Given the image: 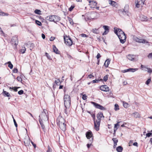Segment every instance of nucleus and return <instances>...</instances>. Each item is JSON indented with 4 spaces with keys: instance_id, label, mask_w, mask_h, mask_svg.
I'll list each match as a JSON object with an SVG mask.
<instances>
[{
    "instance_id": "f257e3e1",
    "label": "nucleus",
    "mask_w": 152,
    "mask_h": 152,
    "mask_svg": "<svg viewBox=\"0 0 152 152\" xmlns=\"http://www.w3.org/2000/svg\"><path fill=\"white\" fill-rule=\"evenodd\" d=\"M64 43L69 46H71L72 44V41L71 38L69 36H64Z\"/></svg>"
},
{
    "instance_id": "f03ea898",
    "label": "nucleus",
    "mask_w": 152,
    "mask_h": 152,
    "mask_svg": "<svg viewBox=\"0 0 152 152\" xmlns=\"http://www.w3.org/2000/svg\"><path fill=\"white\" fill-rule=\"evenodd\" d=\"M91 102L94 105V106L97 109H99L103 110H106V108L99 104L93 102Z\"/></svg>"
},
{
    "instance_id": "7ed1b4c3",
    "label": "nucleus",
    "mask_w": 152,
    "mask_h": 152,
    "mask_svg": "<svg viewBox=\"0 0 152 152\" xmlns=\"http://www.w3.org/2000/svg\"><path fill=\"white\" fill-rule=\"evenodd\" d=\"M18 38L17 36L15 35L12 37L10 42V43L12 45H14L16 47L18 44Z\"/></svg>"
},
{
    "instance_id": "20e7f679",
    "label": "nucleus",
    "mask_w": 152,
    "mask_h": 152,
    "mask_svg": "<svg viewBox=\"0 0 152 152\" xmlns=\"http://www.w3.org/2000/svg\"><path fill=\"white\" fill-rule=\"evenodd\" d=\"M94 122V129L96 131L99 130V127L101 121L98 120L95 121V118L94 120H93Z\"/></svg>"
},
{
    "instance_id": "39448f33",
    "label": "nucleus",
    "mask_w": 152,
    "mask_h": 152,
    "mask_svg": "<svg viewBox=\"0 0 152 152\" xmlns=\"http://www.w3.org/2000/svg\"><path fill=\"white\" fill-rule=\"evenodd\" d=\"M56 121L57 125L59 126L60 124L65 123V120L64 118L61 116H59L57 118Z\"/></svg>"
},
{
    "instance_id": "423d86ee",
    "label": "nucleus",
    "mask_w": 152,
    "mask_h": 152,
    "mask_svg": "<svg viewBox=\"0 0 152 152\" xmlns=\"http://www.w3.org/2000/svg\"><path fill=\"white\" fill-rule=\"evenodd\" d=\"M118 36L120 39L121 43L124 44L126 41V38L125 33L123 34L118 35Z\"/></svg>"
},
{
    "instance_id": "0eeeda50",
    "label": "nucleus",
    "mask_w": 152,
    "mask_h": 152,
    "mask_svg": "<svg viewBox=\"0 0 152 152\" xmlns=\"http://www.w3.org/2000/svg\"><path fill=\"white\" fill-rule=\"evenodd\" d=\"M46 111V110L45 109H43L41 114L39 115V116H40V118H41L42 121V120L45 121L47 119H48V116Z\"/></svg>"
},
{
    "instance_id": "6e6552de",
    "label": "nucleus",
    "mask_w": 152,
    "mask_h": 152,
    "mask_svg": "<svg viewBox=\"0 0 152 152\" xmlns=\"http://www.w3.org/2000/svg\"><path fill=\"white\" fill-rule=\"evenodd\" d=\"M86 136L87 138L88 139H90V138H92L91 140H90V141L91 143H92L93 142V134L91 131H88L86 132Z\"/></svg>"
},
{
    "instance_id": "1a4fd4ad",
    "label": "nucleus",
    "mask_w": 152,
    "mask_h": 152,
    "mask_svg": "<svg viewBox=\"0 0 152 152\" xmlns=\"http://www.w3.org/2000/svg\"><path fill=\"white\" fill-rule=\"evenodd\" d=\"M89 16L87 18L88 20L94 19L96 18V13L95 12H91L89 13Z\"/></svg>"
},
{
    "instance_id": "9d476101",
    "label": "nucleus",
    "mask_w": 152,
    "mask_h": 152,
    "mask_svg": "<svg viewBox=\"0 0 152 152\" xmlns=\"http://www.w3.org/2000/svg\"><path fill=\"white\" fill-rule=\"evenodd\" d=\"M100 89L104 91H109V87L106 85H102L100 88Z\"/></svg>"
},
{
    "instance_id": "9b49d317",
    "label": "nucleus",
    "mask_w": 152,
    "mask_h": 152,
    "mask_svg": "<svg viewBox=\"0 0 152 152\" xmlns=\"http://www.w3.org/2000/svg\"><path fill=\"white\" fill-rule=\"evenodd\" d=\"M103 28L105 30V31L103 33L102 35H105L108 34L109 31V27L107 26L104 25Z\"/></svg>"
},
{
    "instance_id": "f8f14e48",
    "label": "nucleus",
    "mask_w": 152,
    "mask_h": 152,
    "mask_svg": "<svg viewBox=\"0 0 152 152\" xmlns=\"http://www.w3.org/2000/svg\"><path fill=\"white\" fill-rule=\"evenodd\" d=\"M136 56L134 55L129 54L127 56L128 59L132 61H134L135 60Z\"/></svg>"
},
{
    "instance_id": "ddd939ff",
    "label": "nucleus",
    "mask_w": 152,
    "mask_h": 152,
    "mask_svg": "<svg viewBox=\"0 0 152 152\" xmlns=\"http://www.w3.org/2000/svg\"><path fill=\"white\" fill-rule=\"evenodd\" d=\"M54 15H51L48 16L46 18V19L50 21H55V20L54 19Z\"/></svg>"
},
{
    "instance_id": "4468645a",
    "label": "nucleus",
    "mask_w": 152,
    "mask_h": 152,
    "mask_svg": "<svg viewBox=\"0 0 152 152\" xmlns=\"http://www.w3.org/2000/svg\"><path fill=\"white\" fill-rule=\"evenodd\" d=\"M96 117L98 120L101 121V118L102 117L104 118L102 113V112H99L96 115Z\"/></svg>"
},
{
    "instance_id": "2eb2a0df",
    "label": "nucleus",
    "mask_w": 152,
    "mask_h": 152,
    "mask_svg": "<svg viewBox=\"0 0 152 152\" xmlns=\"http://www.w3.org/2000/svg\"><path fill=\"white\" fill-rule=\"evenodd\" d=\"M60 129L64 132L66 130V125L64 123V124H61L58 126Z\"/></svg>"
},
{
    "instance_id": "dca6fc26",
    "label": "nucleus",
    "mask_w": 152,
    "mask_h": 152,
    "mask_svg": "<svg viewBox=\"0 0 152 152\" xmlns=\"http://www.w3.org/2000/svg\"><path fill=\"white\" fill-rule=\"evenodd\" d=\"M39 121L42 128L43 129L44 131L45 126L43 124V121H42L41 118H40V116H39Z\"/></svg>"
},
{
    "instance_id": "f3484780",
    "label": "nucleus",
    "mask_w": 152,
    "mask_h": 152,
    "mask_svg": "<svg viewBox=\"0 0 152 152\" xmlns=\"http://www.w3.org/2000/svg\"><path fill=\"white\" fill-rule=\"evenodd\" d=\"M53 52L54 53H55L56 54H60V51L58 50V49L56 48L55 45H53Z\"/></svg>"
},
{
    "instance_id": "a211bd4d",
    "label": "nucleus",
    "mask_w": 152,
    "mask_h": 152,
    "mask_svg": "<svg viewBox=\"0 0 152 152\" xmlns=\"http://www.w3.org/2000/svg\"><path fill=\"white\" fill-rule=\"evenodd\" d=\"M142 4V5L144 4V1H137V3H136L135 7L137 8H139L140 7L141 4Z\"/></svg>"
},
{
    "instance_id": "6ab92c4d",
    "label": "nucleus",
    "mask_w": 152,
    "mask_h": 152,
    "mask_svg": "<svg viewBox=\"0 0 152 152\" xmlns=\"http://www.w3.org/2000/svg\"><path fill=\"white\" fill-rule=\"evenodd\" d=\"M71 104V100L64 102V105L65 107H69Z\"/></svg>"
},
{
    "instance_id": "aec40b11",
    "label": "nucleus",
    "mask_w": 152,
    "mask_h": 152,
    "mask_svg": "<svg viewBox=\"0 0 152 152\" xmlns=\"http://www.w3.org/2000/svg\"><path fill=\"white\" fill-rule=\"evenodd\" d=\"M71 100L70 97V96L68 95H66L64 97V101L65 102L66 101H70Z\"/></svg>"
},
{
    "instance_id": "412c9836",
    "label": "nucleus",
    "mask_w": 152,
    "mask_h": 152,
    "mask_svg": "<svg viewBox=\"0 0 152 152\" xmlns=\"http://www.w3.org/2000/svg\"><path fill=\"white\" fill-rule=\"evenodd\" d=\"M132 115L135 118H139L140 117V114L137 112L133 113Z\"/></svg>"
},
{
    "instance_id": "4be33fe9",
    "label": "nucleus",
    "mask_w": 152,
    "mask_h": 152,
    "mask_svg": "<svg viewBox=\"0 0 152 152\" xmlns=\"http://www.w3.org/2000/svg\"><path fill=\"white\" fill-rule=\"evenodd\" d=\"M110 60L109 59H108L106 60L105 61L104 64V65L105 66V67H108V65L110 64Z\"/></svg>"
},
{
    "instance_id": "5701e85b",
    "label": "nucleus",
    "mask_w": 152,
    "mask_h": 152,
    "mask_svg": "<svg viewBox=\"0 0 152 152\" xmlns=\"http://www.w3.org/2000/svg\"><path fill=\"white\" fill-rule=\"evenodd\" d=\"M3 95L5 96H7L8 97L11 96L10 94L8 92H7L6 91H4V90L3 91Z\"/></svg>"
},
{
    "instance_id": "b1692460",
    "label": "nucleus",
    "mask_w": 152,
    "mask_h": 152,
    "mask_svg": "<svg viewBox=\"0 0 152 152\" xmlns=\"http://www.w3.org/2000/svg\"><path fill=\"white\" fill-rule=\"evenodd\" d=\"M140 18L141 20L142 21H146L148 20L147 17L145 16L142 15H141Z\"/></svg>"
},
{
    "instance_id": "393cba45",
    "label": "nucleus",
    "mask_w": 152,
    "mask_h": 152,
    "mask_svg": "<svg viewBox=\"0 0 152 152\" xmlns=\"http://www.w3.org/2000/svg\"><path fill=\"white\" fill-rule=\"evenodd\" d=\"M123 150V148L121 146H119L116 148V151L118 152H122Z\"/></svg>"
},
{
    "instance_id": "a878e982",
    "label": "nucleus",
    "mask_w": 152,
    "mask_h": 152,
    "mask_svg": "<svg viewBox=\"0 0 152 152\" xmlns=\"http://www.w3.org/2000/svg\"><path fill=\"white\" fill-rule=\"evenodd\" d=\"M54 19L55 20V21H53L55 23L58 22L60 20V18L59 17L56 15H54Z\"/></svg>"
},
{
    "instance_id": "bb28decb",
    "label": "nucleus",
    "mask_w": 152,
    "mask_h": 152,
    "mask_svg": "<svg viewBox=\"0 0 152 152\" xmlns=\"http://www.w3.org/2000/svg\"><path fill=\"white\" fill-rule=\"evenodd\" d=\"M8 64V66L10 69H12L13 67V65L11 63L10 61H9L5 63V64Z\"/></svg>"
},
{
    "instance_id": "cd10ccee",
    "label": "nucleus",
    "mask_w": 152,
    "mask_h": 152,
    "mask_svg": "<svg viewBox=\"0 0 152 152\" xmlns=\"http://www.w3.org/2000/svg\"><path fill=\"white\" fill-rule=\"evenodd\" d=\"M87 112L88 113L91 114V117L93 118V120H94V119H95V114L94 113L93 114H92L91 113V112L89 111H87Z\"/></svg>"
},
{
    "instance_id": "c85d7f7f",
    "label": "nucleus",
    "mask_w": 152,
    "mask_h": 152,
    "mask_svg": "<svg viewBox=\"0 0 152 152\" xmlns=\"http://www.w3.org/2000/svg\"><path fill=\"white\" fill-rule=\"evenodd\" d=\"M134 40L136 41V42H139V43H141V42L142 40V39H140L137 37H136L134 38Z\"/></svg>"
},
{
    "instance_id": "c756f323",
    "label": "nucleus",
    "mask_w": 152,
    "mask_h": 152,
    "mask_svg": "<svg viewBox=\"0 0 152 152\" xmlns=\"http://www.w3.org/2000/svg\"><path fill=\"white\" fill-rule=\"evenodd\" d=\"M20 87H10V89H12V90H14V91H18L17 89L18 88H20Z\"/></svg>"
},
{
    "instance_id": "7c9ffc66",
    "label": "nucleus",
    "mask_w": 152,
    "mask_h": 152,
    "mask_svg": "<svg viewBox=\"0 0 152 152\" xmlns=\"http://www.w3.org/2000/svg\"><path fill=\"white\" fill-rule=\"evenodd\" d=\"M109 4L112 5V6L115 7V3L116 2L115 1H113L112 0L109 1Z\"/></svg>"
},
{
    "instance_id": "2f4dec72",
    "label": "nucleus",
    "mask_w": 152,
    "mask_h": 152,
    "mask_svg": "<svg viewBox=\"0 0 152 152\" xmlns=\"http://www.w3.org/2000/svg\"><path fill=\"white\" fill-rule=\"evenodd\" d=\"M91 31L94 34H98L99 33V32L98 31V29L96 28L93 29Z\"/></svg>"
},
{
    "instance_id": "473e14b6",
    "label": "nucleus",
    "mask_w": 152,
    "mask_h": 152,
    "mask_svg": "<svg viewBox=\"0 0 152 152\" xmlns=\"http://www.w3.org/2000/svg\"><path fill=\"white\" fill-rule=\"evenodd\" d=\"M55 83L58 86L60 85L61 83L59 79H58L57 80H55Z\"/></svg>"
},
{
    "instance_id": "72a5a7b5",
    "label": "nucleus",
    "mask_w": 152,
    "mask_h": 152,
    "mask_svg": "<svg viewBox=\"0 0 152 152\" xmlns=\"http://www.w3.org/2000/svg\"><path fill=\"white\" fill-rule=\"evenodd\" d=\"M26 51V48L25 47H24L23 49H20L19 50L20 53L22 54L24 53Z\"/></svg>"
},
{
    "instance_id": "f704fd0d",
    "label": "nucleus",
    "mask_w": 152,
    "mask_h": 152,
    "mask_svg": "<svg viewBox=\"0 0 152 152\" xmlns=\"http://www.w3.org/2000/svg\"><path fill=\"white\" fill-rule=\"evenodd\" d=\"M8 15V14H7L2 12L1 10H0V15L4 16H7Z\"/></svg>"
},
{
    "instance_id": "c9c22d12",
    "label": "nucleus",
    "mask_w": 152,
    "mask_h": 152,
    "mask_svg": "<svg viewBox=\"0 0 152 152\" xmlns=\"http://www.w3.org/2000/svg\"><path fill=\"white\" fill-rule=\"evenodd\" d=\"M120 12H122V13L124 12H125L126 14L128 13V11L127 10H126V9H121L119 10Z\"/></svg>"
},
{
    "instance_id": "e433bc0d",
    "label": "nucleus",
    "mask_w": 152,
    "mask_h": 152,
    "mask_svg": "<svg viewBox=\"0 0 152 152\" xmlns=\"http://www.w3.org/2000/svg\"><path fill=\"white\" fill-rule=\"evenodd\" d=\"M35 23L38 25L39 26H41L42 25V24L39 21L36 20H35Z\"/></svg>"
},
{
    "instance_id": "4c0bfd02",
    "label": "nucleus",
    "mask_w": 152,
    "mask_h": 152,
    "mask_svg": "<svg viewBox=\"0 0 152 152\" xmlns=\"http://www.w3.org/2000/svg\"><path fill=\"white\" fill-rule=\"evenodd\" d=\"M120 121L118 122L117 124H115V126H114L115 129H116V128H118H118L119 127V124L120 123Z\"/></svg>"
},
{
    "instance_id": "58836bf2",
    "label": "nucleus",
    "mask_w": 152,
    "mask_h": 152,
    "mask_svg": "<svg viewBox=\"0 0 152 152\" xmlns=\"http://www.w3.org/2000/svg\"><path fill=\"white\" fill-rule=\"evenodd\" d=\"M129 104L126 102H123V106L126 108H127L128 107Z\"/></svg>"
},
{
    "instance_id": "ea45409f",
    "label": "nucleus",
    "mask_w": 152,
    "mask_h": 152,
    "mask_svg": "<svg viewBox=\"0 0 152 152\" xmlns=\"http://www.w3.org/2000/svg\"><path fill=\"white\" fill-rule=\"evenodd\" d=\"M114 109L115 111H117L119 109V106L117 104H115Z\"/></svg>"
},
{
    "instance_id": "a19ab883",
    "label": "nucleus",
    "mask_w": 152,
    "mask_h": 152,
    "mask_svg": "<svg viewBox=\"0 0 152 152\" xmlns=\"http://www.w3.org/2000/svg\"><path fill=\"white\" fill-rule=\"evenodd\" d=\"M100 81H102L103 80L102 79H100V80H94L92 81V82L93 83H98Z\"/></svg>"
},
{
    "instance_id": "79ce46f5",
    "label": "nucleus",
    "mask_w": 152,
    "mask_h": 152,
    "mask_svg": "<svg viewBox=\"0 0 152 152\" xmlns=\"http://www.w3.org/2000/svg\"><path fill=\"white\" fill-rule=\"evenodd\" d=\"M41 11L39 10L36 9L35 10L34 12L37 14L40 15L41 14Z\"/></svg>"
},
{
    "instance_id": "37998d69",
    "label": "nucleus",
    "mask_w": 152,
    "mask_h": 152,
    "mask_svg": "<svg viewBox=\"0 0 152 152\" xmlns=\"http://www.w3.org/2000/svg\"><path fill=\"white\" fill-rule=\"evenodd\" d=\"M151 81V77L148 79L145 82V84L147 85H148L150 82Z\"/></svg>"
},
{
    "instance_id": "c03bdc74",
    "label": "nucleus",
    "mask_w": 152,
    "mask_h": 152,
    "mask_svg": "<svg viewBox=\"0 0 152 152\" xmlns=\"http://www.w3.org/2000/svg\"><path fill=\"white\" fill-rule=\"evenodd\" d=\"M45 56L47 57V58L48 59L52 60V59L51 58L50 56V55H49V54L48 53H47L46 52L45 53Z\"/></svg>"
},
{
    "instance_id": "a18cd8bd",
    "label": "nucleus",
    "mask_w": 152,
    "mask_h": 152,
    "mask_svg": "<svg viewBox=\"0 0 152 152\" xmlns=\"http://www.w3.org/2000/svg\"><path fill=\"white\" fill-rule=\"evenodd\" d=\"M108 75H106L105 76H104L103 77V80L105 82H106L108 80Z\"/></svg>"
},
{
    "instance_id": "49530a36",
    "label": "nucleus",
    "mask_w": 152,
    "mask_h": 152,
    "mask_svg": "<svg viewBox=\"0 0 152 152\" xmlns=\"http://www.w3.org/2000/svg\"><path fill=\"white\" fill-rule=\"evenodd\" d=\"M114 33L118 36V28H114Z\"/></svg>"
},
{
    "instance_id": "de8ad7c7",
    "label": "nucleus",
    "mask_w": 152,
    "mask_h": 152,
    "mask_svg": "<svg viewBox=\"0 0 152 152\" xmlns=\"http://www.w3.org/2000/svg\"><path fill=\"white\" fill-rule=\"evenodd\" d=\"M146 69L148 70V72L149 73H151L152 72V69L148 67H146Z\"/></svg>"
},
{
    "instance_id": "09e8293b",
    "label": "nucleus",
    "mask_w": 152,
    "mask_h": 152,
    "mask_svg": "<svg viewBox=\"0 0 152 152\" xmlns=\"http://www.w3.org/2000/svg\"><path fill=\"white\" fill-rule=\"evenodd\" d=\"M24 142L25 145H26V146H28L29 145V144H30L29 141L28 142V141H26H26H24Z\"/></svg>"
},
{
    "instance_id": "8fccbe9b",
    "label": "nucleus",
    "mask_w": 152,
    "mask_h": 152,
    "mask_svg": "<svg viewBox=\"0 0 152 152\" xmlns=\"http://www.w3.org/2000/svg\"><path fill=\"white\" fill-rule=\"evenodd\" d=\"M47 152H52V149L49 145L48 146Z\"/></svg>"
},
{
    "instance_id": "3c124183",
    "label": "nucleus",
    "mask_w": 152,
    "mask_h": 152,
    "mask_svg": "<svg viewBox=\"0 0 152 152\" xmlns=\"http://www.w3.org/2000/svg\"><path fill=\"white\" fill-rule=\"evenodd\" d=\"M112 140L113 141L114 143H117L118 142V140L116 139V138H113Z\"/></svg>"
},
{
    "instance_id": "603ef678",
    "label": "nucleus",
    "mask_w": 152,
    "mask_h": 152,
    "mask_svg": "<svg viewBox=\"0 0 152 152\" xmlns=\"http://www.w3.org/2000/svg\"><path fill=\"white\" fill-rule=\"evenodd\" d=\"M23 92H24L23 91V90H20L18 92V94L19 95H22L23 94Z\"/></svg>"
},
{
    "instance_id": "864d4df0",
    "label": "nucleus",
    "mask_w": 152,
    "mask_h": 152,
    "mask_svg": "<svg viewBox=\"0 0 152 152\" xmlns=\"http://www.w3.org/2000/svg\"><path fill=\"white\" fill-rule=\"evenodd\" d=\"M141 43H149V42L148 41H147L145 39H142Z\"/></svg>"
},
{
    "instance_id": "5fc2aeb1",
    "label": "nucleus",
    "mask_w": 152,
    "mask_h": 152,
    "mask_svg": "<svg viewBox=\"0 0 152 152\" xmlns=\"http://www.w3.org/2000/svg\"><path fill=\"white\" fill-rule=\"evenodd\" d=\"M138 68H131V72H134L136 71H137L138 70Z\"/></svg>"
},
{
    "instance_id": "6e6d98bb",
    "label": "nucleus",
    "mask_w": 152,
    "mask_h": 152,
    "mask_svg": "<svg viewBox=\"0 0 152 152\" xmlns=\"http://www.w3.org/2000/svg\"><path fill=\"white\" fill-rule=\"evenodd\" d=\"M74 7L75 6L74 5H72L69 9V11H71Z\"/></svg>"
},
{
    "instance_id": "4d7b16f0",
    "label": "nucleus",
    "mask_w": 152,
    "mask_h": 152,
    "mask_svg": "<svg viewBox=\"0 0 152 152\" xmlns=\"http://www.w3.org/2000/svg\"><path fill=\"white\" fill-rule=\"evenodd\" d=\"M152 135V133L150 132L146 134V137H149Z\"/></svg>"
},
{
    "instance_id": "13d9d810",
    "label": "nucleus",
    "mask_w": 152,
    "mask_h": 152,
    "mask_svg": "<svg viewBox=\"0 0 152 152\" xmlns=\"http://www.w3.org/2000/svg\"><path fill=\"white\" fill-rule=\"evenodd\" d=\"M87 96L85 94H83L82 96V99L84 100H86L87 99Z\"/></svg>"
},
{
    "instance_id": "bf43d9fd",
    "label": "nucleus",
    "mask_w": 152,
    "mask_h": 152,
    "mask_svg": "<svg viewBox=\"0 0 152 152\" xmlns=\"http://www.w3.org/2000/svg\"><path fill=\"white\" fill-rule=\"evenodd\" d=\"M81 36L83 37H88V35L84 34H80Z\"/></svg>"
},
{
    "instance_id": "052dcab7",
    "label": "nucleus",
    "mask_w": 152,
    "mask_h": 152,
    "mask_svg": "<svg viewBox=\"0 0 152 152\" xmlns=\"http://www.w3.org/2000/svg\"><path fill=\"white\" fill-rule=\"evenodd\" d=\"M17 80L21 82L22 80L21 78L19 76H18L17 78Z\"/></svg>"
},
{
    "instance_id": "680f3d73",
    "label": "nucleus",
    "mask_w": 152,
    "mask_h": 152,
    "mask_svg": "<svg viewBox=\"0 0 152 152\" xmlns=\"http://www.w3.org/2000/svg\"><path fill=\"white\" fill-rule=\"evenodd\" d=\"M67 107H65V109L64 110V113H65L66 114V115H68V113L67 112Z\"/></svg>"
},
{
    "instance_id": "e2e57ef3",
    "label": "nucleus",
    "mask_w": 152,
    "mask_h": 152,
    "mask_svg": "<svg viewBox=\"0 0 152 152\" xmlns=\"http://www.w3.org/2000/svg\"><path fill=\"white\" fill-rule=\"evenodd\" d=\"M13 122H14V124L15 126L16 127H18V124L16 121L14 119V118H13Z\"/></svg>"
},
{
    "instance_id": "0e129e2a",
    "label": "nucleus",
    "mask_w": 152,
    "mask_h": 152,
    "mask_svg": "<svg viewBox=\"0 0 152 152\" xmlns=\"http://www.w3.org/2000/svg\"><path fill=\"white\" fill-rule=\"evenodd\" d=\"M13 72L14 73H17L18 72V70L17 68H14L13 70Z\"/></svg>"
},
{
    "instance_id": "69168bd1",
    "label": "nucleus",
    "mask_w": 152,
    "mask_h": 152,
    "mask_svg": "<svg viewBox=\"0 0 152 152\" xmlns=\"http://www.w3.org/2000/svg\"><path fill=\"white\" fill-rule=\"evenodd\" d=\"M69 21L70 23L71 24H73V22L71 18H69Z\"/></svg>"
},
{
    "instance_id": "338daca9",
    "label": "nucleus",
    "mask_w": 152,
    "mask_h": 152,
    "mask_svg": "<svg viewBox=\"0 0 152 152\" xmlns=\"http://www.w3.org/2000/svg\"><path fill=\"white\" fill-rule=\"evenodd\" d=\"M55 39V37H51L50 39V40L51 41H52L54 40Z\"/></svg>"
},
{
    "instance_id": "774afa93",
    "label": "nucleus",
    "mask_w": 152,
    "mask_h": 152,
    "mask_svg": "<svg viewBox=\"0 0 152 152\" xmlns=\"http://www.w3.org/2000/svg\"><path fill=\"white\" fill-rule=\"evenodd\" d=\"M148 57L149 58H152V53H150L148 56Z\"/></svg>"
}]
</instances>
